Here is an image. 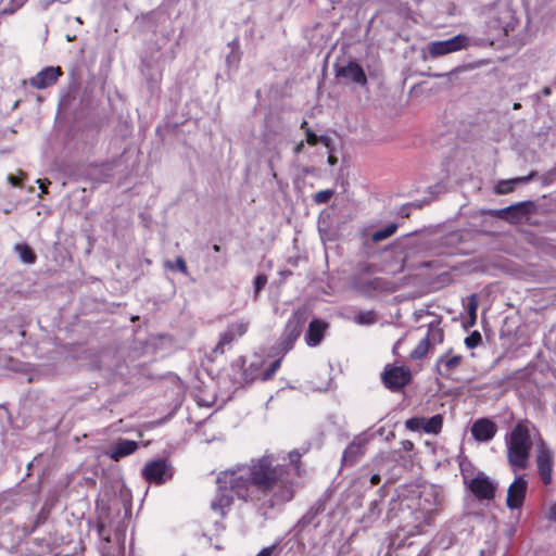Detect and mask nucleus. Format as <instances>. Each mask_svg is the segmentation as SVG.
Returning a JSON list of instances; mask_svg holds the SVG:
<instances>
[{
  "label": "nucleus",
  "instance_id": "9",
  "mask_svg": "<svg viewBox=\"0 0 556 556\" xmlns=\"http://www.w3.org/2000/svg\"><path fill=\"white\" fill-rule=\"evenodd\" d=\"M528 481L523 476H516L507 490L506 506L510 510L520 509L527 494Z\"/></svg>",
  "mask_w": 556,
  "mask_h": 556
},
{
  "label": "nucleus",
  "instance_id": "38",
  "mask_svg": "<svg viewBox=\"0 0 556 556\" xmlns=\"http://www.w3.org/2000/svg\"><path fill=\"white\" fill-rule=\"evenodd\" d=\"M8 181L9 184H11L13 187H21L22 186V180L16 177V176H13V175H9L8 176Z\"/></svg>",
  "mask_w": 556,
  "mask_h": 556
},
{
  "label": "nucleus",
  "instance_id": "8",
  "mask_svg": "<svg viewBox=\"0 0 556 556\" xmlns=\"http://www.w3.org/2000/svg\"><path fill=\"white\" fill-rule=\"evenodd\" d=\"M536 466L542 482L545 485L549 484L552 482L553 452L543 440L538 443Z\"/></svg>",
  "mask_w": 556,
  "mask_h": 556
},
{
  "label": "nucleus",
  "instance_id": "53",
  "mask_svg": "<svg viewBox=\"0 0 556 556\" xmlns=\"http://www.w3.org/2000/svg\"><path fill=\"white\" fill-rule=\"evenodd\" d=\"M429 496H432L433 500H437V496L435 495H432V493H429L428 494Z\"/></svg>",
  "mask_w": 556,
  "mask_h": 556
},
{
  "label": "nucleus",
  "instance_id": "41",
  "mask_svg": "<svg viewBox=\"0 0 556 556\" xmlns=\"http://www.w3.org/2000/svg\"><path fill=\"white\" fill-rule=\"evenodd\" d=\"M380 481H381V478H380V476H379L378 473H375V475H372V476L370 477V483H371V485H377V484H379V483H380Z\"/></svg>",
  "mask_w": 556,
  "mask_h": 556
},
{
  "label": "nucleus",
  "instance_id": "25",
  "mask_svg": "<svg viewBox=\"0 0 556 556\" xmlns=\"http://www.w3.org/2000/svg\"><path fill=\"white\" fill-rule=\"evenodd\" d=\"M237 337L228 329L220 334L219 342L215 348V352L224 353L225 346L231 344Z\"/></svg>",
  "mask_w": 556,
  "mask_h": 556
},
{
  "label": "nucleus",
  "instance_id": "50",
  "mask_svg": "<svg viewBox=\"0 0 556 556\" xmlns=\"http://www.w3.org/2000/svg\"><path fill=\"white\" fill-rule=\"evenodd\" d=\"M544 93H545V94H549V89H548V88H546V89L544 90Z\"/></svg>",
  "mask_w": 556,
  "mask_h": 556
},
{
  "label": "nucleus",
  "instance_id": "31",
  "mask_svg": "<svg viewBox=\"0 0 556 556\" xmlns=\"http://www.w3.org/2000/svg\"><path fill=\"white\" fill-rule=\"evenodd\" d=\"M280 364H281L280 359H276L275 362H273L270 367L263 372L262 380L267 381V380L271 379L274 377V375L276 374V371L279 369Z\"/></svg>",
  "mask_w": 556,
  "mask_h": 556
},
{
  "label": "nucleus",
  "instance_id": "20",
  "mask_svg": "<svg viewBox=\"0 0 556 556\" xmlns=\"http://www.w3.org/2000/svg\"><path fill=\"white\" fill-rule=\"evenodd\" d=\"M443 425V418L441 415H434L431 418L424 417V432L438 434Z\"/></svg>",
  "mask_w": 556,
  "mask_h": 556
},
{
  "label": "nucleus",
  "instance_id": "18",
  "mask_svg": "<svg viewBox=\"0 0 556 556\" xmlns=\"http://www.w3.org/2000/svg\"><path fill=\"white\" fill-rule=\"evenodd\" d=\"M534 176H535V173L532 172L528 176L516 177V178H511V179H507V180H500L495 185L494 190L497 194H507V193L511 192L517 185L527 184L530 180H532Z\"/></svg>",
  "mask_w": 556,
  "mask_h": 556
},
{
  "label": "nucleus",
  "instance_id": "47",
  "mask_svg": "<svg viewBox=\"0 0 556 556\" xmlns=\"http://www.w3.org/2000/svg\"><path fill=\"white\" fill-rule=\"evenodd\" d=\"M301 128H302V129H305V130H306V128H308V127H307V122H306V121H303V122H302V124H301Z\"/></svg>",
  "mask_w": 556,
  "mask_h": 556
},
{
  "label": "nucleus",
  "instance_id": "44",
  "mask_svg": "<svg viewBox=\"0 0 556 556\" xmlns=\"http://www.w3.org/2000/svg\"><path fill=\"white\" fill-rule=\"evenodd\" d=\"M402 444H403V448L406 450V451H409V450L413 448V443L410 441H408V440L403 441Z\"/></svg>",
  "mask_w": 556,
  "mask_h": 556
},
{
  "label": "nucleus",
  "instance_id": "12",
  "mask_svg": "<svg viewBox=\"0 0 556 556\" xmlns=\"http://www.w3.org/2000/svg\"><path fill=\"white\" fill-rule=\"evenodd\" d=\"M61 75V67L49 66L41 70L34 77H31L29 84L36 89H45L54 85Z\"/></svg>",
  "mask_w": 556,
  "mask_h": 556
},
{
  "label": "nucleus",
  "instance_id": "36",
  "mask_svg": "<svg viewBox=\"0 0 556 556\" xmlns=\"http://www.w3.org/2000/svg\"><path fill=\"white\" fill-rule=\"evenodd\" d=\"M276 551H277V546L274 544V545L264 547L262 551L258 552V554L256 556H273Z\"/></svg>",
  "mask_w": 556,
  "mask_h": 556
},
{
  "label": "nucleus",
  "instance_id": "24",
  "mask_svg": "<svg viewBox=\"0 0 556 556\" xmlns=\"http://www.w3.org/2000/svg\"><path fill=\"white\" fill-rule=\"evenodd\" d=\"M354 320L358 325H372V324L376 323L377 317H376L375 312H372V311H365V312H359L355 316Z\"/></svg>",
  "mask_w": 556,
  "mask_h": 556
},
{
  "label": "nucleus",
  "instance_id": "48",
  "mask_svg": "<svg viewBox=\"0 0 556 556\" xmlns=\"http://www.w3.org/2000/svg\"><path fill=\"white\" fill-rule=\"evenodd\" d=\"M213 250H214L215 252H219V251H220V247H219L218 244H214V245H213Z\"/></svg>",
  "mask_w": 556,
  "mask_h": 556
},
{
  "label": "nucleus",
  "instance_id": "30",
  "mask_svg": "<svg viewBox=\"0 0 556 556\" xmlns=\"http://www.w3.org/2000/svg\"><path fill=\"white\" fill-rule=\"evenodd\" d=\"M481 342V334L478 331L471 332L468 337L465 339V344L468 349H473L478 346Z\"/></svg>",
  "mask_w": 556,
  "mask_h": 556
},
{
  "label": "nucleus",
  "instance_id": "46",
  "mask_svg": "<svg viewBox=\"0 0 556 556\" xmlns=\"http://www.w3.org/2000/svg\"><path fill=\"white\" fill-rule=\"evenodd\" d=\"M328 162L333 165L337 162V159L330 155L328 157Z\"/></svg>",
  "mask_w": 556,
  "mask_h": 556
},
{
  "label": "nucleus",
  "instance_id": "42",
  "mask_svg": "<svg viewBox=\"0 0 556 556\" xmlns=\"http://www.w3.org/2000/svg\"><path fill=\"white\" fill-rule=\"evenodd\" d=\"M303 149H304V142H303V141H301V142H299V143L294 147L293 151H294V153H295V154H299V153H301V152L303 151Z\"/></svg>",
  "mask_w": 556,
  "mask_h": 556
},
{
  "label": "nucleus",
  "instance_id": "27",
  "mask_svg": "<svg viewBox=\"0 0 556 556\" xmlns=\"http://www.w3.org/2000/svg\"><path fill=\"white\" fill-rule=\"evenodd\" d=\"M333 194H334L333 190L325 189V190H320V191L316 192L314 194L313 199H314L315 203L324 204V203H327L332 198Z\"/></svg>",
  "mask_w": 556,
  "mask_h": 556
},
{
  "label": "nucleus",
  "instance_id": "13",
  "mask_svg": "<svg viewBox=\"0 0 556 556\" xmlns=\"http://www.w3.org/2000/svg\"><path fill=\"white\" fill-rule=\"evenodd\" d=\"M496 431V425L488 418L477 419L471 426V434L479 442L491 441L495 437Z\"/></svg>",
  "mask_w": 556,
  "mask_h": 556
},
{
  "label": "nucleus",
  "instance_id": "28",
  "mask_svg": "<svg viewBox=\"0 0 556 556\" xmlns=\"http://www.w3.org/2000/svg\"><path fill=\"white\" fill-rule=\"evenodd\" d=\"M166 267L172 269V270H179L180 273L187 275L188 274V269H187V265H186V262L182 257H177L176 261L174 263L172 262H166Z\"/></svg>",
  "mask_w": 556,
  "mask_h": 556
},
{
  "label": "nucleus",
  "instance_id": "1",
  "mask_svg": "<svg viewBox=\"0 0 556 556\" xmlns=\"http://www.w3.org/2000/svg\"><path fill=\"white\" fill-rule=\"evenodd\" d=\"M216 483L218 491L211 509L220 516L226 515L235 496L266 507L285 504L294 496L290 468L277 463L271 454L219 472Z\"/></svg>",
  "mask_w": 556,
  "mask_h": 556
},
{
  "label": "nucleus",
  "instance_id": "6",
  "mask_svg": "<svg viewBox=\"0 0 556 556\" xmlns=\"http://www.w3.org/2000/svg\"><path fill=\"white\" fill-rule=\"evenodd\" d=\"M468 45V38L457 35L446 40L431 41L428 45V52L431 58H438L448 53L457 52Z\"/></svg>",
  "mask_w": 556,
  "mask_h": 556
},
{
  "label": "nucleus",
  "instance_id": "40",
  "mask_svg": "<svg viewBox=\"0 0 556 556\" xmlns=\"http://www.w3.org/2000/svg\"><path fill=\"white\" fill-rule=\"evenodd\" d=\"M37 182L39 184V188L41 189V192H42V193H47V192H48V190H47V184H49V181L38 179V180H37Z\"/></svg>",
  "mask_w": 556,
  "mask_h": 556
},
{
  "label": "nucleus",
  "instance_id": "16",
  "mask_svg": "<svg viewBox=\"0 0 556 556\" xmlns=\"http://www.w3.org/2000/svg\"><path fill=\"white\" fill-rule=\"evenodd\" d=\"M531 202H521L497 211V216L510 223H518L527 216Z\"/></svg>",
  "mask_w": 556,
  "mask_h": 556
},
{
  "label": "nucleus",
  "instance_id": "15",
  "mask_svg": "<svg viewBox=\"0 0 556 556\" xmlns=\"http://www.w3.org/2000/svg\"><path fill=\"white\" fill-rule=\"evenodd\" d=\"M337 76L346 78L359 86H365L367 84V77L364 70L355 62H350L348 65L340 67L337 71Z\"/></svg>",
  "mask_w": 556,
  "mask_h": 556
},
{
  "label": "nucleus",
  "instance_id": "55",
  "mask_svg": "<svg viewBox=\"0 0 556 556\" xmlns=\"http://www.w3.org/2000/svg\"><path fill=\"white\" fill-rule=\"evenodd\" d=\"M330 1H331L332 3H336V2H338L339 0H330Z\"/></svg>",
  "mask_w": 556,
  "mask_h": 556
},
{
  "label": "nucleus",
  "instance_id": "26",
  "mask_svg": "<svg viewBox=\"0 0 556 556\" xmlns=\"http://www.w3.org/2000/svg\"><path fill=\"white\" fill-rule=\"evenodd\" d=\"M249 328V323L244 320H238L235 323H231L228 326V330L231 331L237 338L242 337Z\"/></svg>",
  "mask_w": 556,
  "mask_h": 556
},
{
  "label": "nucleus",
  "instance_id": "19",
  "mask_svg": "<svg viewBox=\"0 0 556 556\" xmlns=\"http://www.w3.org/2000/svg\"><path fill=\"white\" fill-rule=\"evenodd\" d=\"M426 341L431 348L441 344L444 340V332L439 327L438 323H431L428 327V332L425 337Z\"/></svg>",
  "mask_w": 556,
  "mask_h": 556
},
{
  "label": "nucleus",
  "instance_id": "22",
  "mask_svg": "<svg viewBox=\"0 0 556 556\" xmlns=\"http://www.w3.org/2000/svg\"><path fill=\"white\" fill-rule=\"evenodd\" d=\"M396 229H397L396 224H390L387 227H384L383 229L375 231L371 236V239L375 242L382 241V240L391 237L396 231Z\"/></svg>",
  "mask_w": 556,
  "mask_h": 556
},
{
  "label": "nucleus",
  "instance_id": "37",
  "mask_svg": "<svg viewBox=\"0 0 556 556\" xmlns=\"http://www.w3.org/2000/svg\"><path fill=\"white\" fill-rule=\"evenodd\" d=\"M314 518V514H306L304 515L300 520H299V525L304 528L306 526H308L312 520Z\"/></svg>",
  "mask_w": 556,
  "mask_h": 556
},
{
  "label": "nucleus",
  "instance_id": "35",
  "mask_svg": "<svg viewBox=\"0 0 556 556\" xmlns=\"http://www.w3.org/2000/svg\"><path fill=\"white\" fill-rule=\"evenodd\" d=\"M477 307H478V304L476 302V298H475V295H471L470 302L468 304V313L471 316L473 321L476 319Z\"/></svg>",
  "mask_w": 556,
  "mask_h": 556
},
{
  "label": "nucleus",
  "instance_id": "21",
  "mask_svg": "<svg viewBox=\"0 0 556 556\" xmlns=\"http://www.w3.org/2000/svg\"><path fill=\"white\" fill-rule=\"evenodd\" d=\"M14 250L18 254V257L23 263L34 264L36 262V254L27 244H16L14 247Z\"/></svg>",
  "mask_w": 556,
  "mask_h": 556
},
{
  "label": "nucleus",
  "instance_id": "54",
  "mask_svg": "<svg viewBox=\"0 0 556 556\" xmlns=\"http://www.w3.org/2000/svg\"><path fill=\"white\" fill-rule=\"evenodd\" d=\"M429 496H432L433 500H437V496L435 495H432V493H429L428 494Z\"/></svg>",
  "mask_w": 556,
  "mask_h": 556
},
{
  "label": "nucleus",
  "instance_id": "29",
  "mask_svg": "<svg viewBox=\"0 0 556 556\" xmlns=\"http://www.w3.org/2000/svg\"><path fill=\"white\" fill-rule=\"evenodd\" d=\"M405 426L412 431H424V417H413L406 420Z\"/></svg>",
  "mask_w": 556,
  "mask_h": 556
},
{
  "label": "nucleus",
  "instance_id": "51",
  "mask_svg": "<svg viewBox=\"0 0 556 556\" xmlns=\"http://www.w3.org/2000/svg\"><path fill=\"white\" fill-rule=\"evenodd\" d=\"M160 78V74L156 77H153L154 81H157Z\"/></svg>",
  "mask_w": 556,
  "mask_h": 556
},
{
  "label": "nucleus",
  "instance_id": "4",
  "mask_svg": "<svg viewBox=\"0 0 556 556\" xmlns=\"http://www.w3.org/2000/svg\"><path fill=\"white\" fill-rule=\"evenodd\" d=\"M381 379L386 388L391 391H399L409 383L412 374L407 367L387 365Z\"/></svg>",
  "mask_w": 556,
  "mask_h": 556
},
{
  "label": "nucleus",
  "instance_id": "32",
  "mask_svg": "<svg viewBox=\"0 0 556 556\" xmlns=\"http://www.w3.org/2000/svg\"><path fill=\"white\" fill-rule=\"evenodd\" d=\"M267 282V277L264 275H258L254 279V292L255 298L257 296L258 292L265 287Z\"/></svg>",
  "mask_w": 556,
  "mask_h": 556
},
{
  "label": "nucleus",
  "instance_id": "33",
  "mask_svg": "<svg viewBox=\"0 0 556 556\" xmlns=\"http://www.w3.org/2000/svg\"><path fill=\"white\" fill-rule=\"evenodd\" d=\"M288 457H289L290 465L294 466V468H293L294 471H298L299 468H298L296 464L300 462V457H301L300 453L298 451H292L289 453Z\"/></svg>",
  "mask_w": 556,
  "mask_h": 556
},
{
  "label": "nucleus",
  "instance_id": "49",
  "mask_svg": "<svg viewBox=\"0 0 556 556\" xmlns=\"http://www.w3.org/2000/svg\"><path fill=\"white\" fill-rule=\"evenodd\" d=\"M520 108H521V104H520V103H515V104L513 105V109H514V110H519Z\"/></svg>",
  "mask_w": 556,
  "mask_h": 556
},
{
  "label": "nucleus",
  "instance_id": "39",
  "mask_svg": "<svg viewBox=\"0 0 556 556\" xmlns=\"http://www.w3.org/2000/svg\"><path fill=\"white\" fill-rule=\"evenodd\" d=\"M422 510H425L427 513V517H426V522L428 525H430V521L432 519V516L434 515V513L437 511L435 508H427L425 506H422Z\"/></svg>",
  "mask_w": 556,
  "mask_h": 556
},
{
  "label": "nucleus",
  "instance_id": "17",
  "mask_svg": "<svg viewBox=\"0 0 556 556\" xmlns=\"http://www.w3.org/2000/svg\"><path fill=\"white\" fill-rule=\"evenodd\" d=\"M328 327V324L320 319H313L309 323L307 333L305 336V341L308 346L318 345L323 338L324 333Z\"/></svg>",
  "mask_w": 556,
  "mask_h": 556
},
{
  "label": "nucleus",
  "instance_id": "10",
  "mask_svg": "<svg viewBox=\"0 0 556 556\" xmlns=\"http://www.w3.org/2000/svg\"><path fill=\"white\" fill-rule=\"evenodd\" d=\"M368 442L369 437L366 433L356 435L343 452L342 465L353 466L356 464L364 456Z\"/></svg>",
  "mask_w": 556,
  "mask_h": 556
},
{
  "label": "nucleus",
  "instance_id": "11",
  "mask_svg": "<svg viewBox=\"0 0 556 556\" xmlns=\"http://www.w3.org/2000/svg\"><path fill=\"white\" fill-rule=\"evenodd\" d=\"M463 356L454 354L452 349L440 355L435 362V371L443 378H451L452 374L462 364Z\"/></svg>",
  "mask_w": 556,
  "mask_h": 556
},
{
  "label": "nucleus",
  "instance_id": "3",
  "mask_svg": "<svg viewBox=\"0 0 556 556\" xmlns=\"http://www.w3.org/2000/svg\"><path fill=\"white\" fill-rule=\"evenodd\" d=\"M306 320L307 314L304 309H298L291 315L279 340V348L281 351L287 353L293 348L294 342L300 337Z\"/></svg>",
  "mask_w": 556,
  "mask_h": 556
},
{
  "label": "nucleus",
  "instance_id": "14",
  "mask_svg": "<svg viewBox=\"0 0 556 556\" xmlns=\"http://www.w3.org/2000/svg\"><path fill=\"white\" fill-rule=\"evenodd\" d=\"M138 448V443L132 440L119 439L117 440L112 447L106 452V455L115 462H118L121 458L129 456L134 454Z\"/></svg>",
  "mask_w": 556,
  "mask_h": 556
},
{
  "label": "nucleus",
  "instance_id": "2",
  "mask_svg": "<svg viewBox=\"0 0 556 556\" xmlns=\"http://www.w3.org/2000/svg\"><path fill=\"white\" fill-rule=\"evenodd\" d=\"M507 458L514 472L528 466L532 440L526 422H518L506 440Z\"/></svg>",
  "mask_w": 556,
  "mask_h": 556
},
{
  "label": "nucleus",
  "instance_id": "43",
  "mask_svg": "<svg viewBox=\"0 0 556 556\" xmlns=\"http://www.w3.org/2000/svg\"><path fill=\"white\" fill-rule=\"evenodd\" d=\"M238 61H239V56L237 54H235L233 51L227 56L228 63L238 62Z\"/></svg>",
  "mask_w": 556,
  "mask_h": 556
},
{
  "label": "nucleus",
  "instance_id": "23",
  "mask_svg": "<svg viewBox=\"0 0 556 556\" xmlns=\"http://www.w3.org/2000/svg\"><path fill=\"white\" fill-rule=\"evenodd\" d=\"M431 349L426 339H421L417 346L410 352L409 356L412 359H421Z\"/></svg>",
  "mask_w": 556,
  "mask_h": 556
},
{
  "label": "nucleus",
  "instance_id": "7",
  "mask_svg": "<svg viewBox=\"0 0 556 556\" xmlns=\"http://www.w3.org/2000/svg\"><path fill=\"white\" fill-rule=\"evenodd\" d=\"M468 488L478 500L491 501L495 496L497 483L485 473L479 472L468 482Z\"/></svg>",
  "mask_w": 556,
  "mask_h": 556
},
{
  "label": "nucleus",
  "instance_id": "52",
  "mask_svg": "<svg viewBox=\"0 0 556 556\" xmlns=\"http://www.w3.org/2000/svg\"><path fill=\"white\" fill-rule=\"evenodd\" d=\"M429 496H432L433 500H437V496L435 495H432V493H429L428 494Z\"/></svg>",
  "mask_w": 556,
  "mask_h": 556
},
{
  "label": "nucleus",
  "instance_id": "5",
  "mask_svg": "<svg viewBox=\"0 0 556 556\" xmlns=\"http://www.w3.org/2000/svg\"><path fill=\"white\" fill-rule=\"evenodd\" d=\"M142 476L149 483L163 484L172 478V467L164 459L148 462L142 468Z\"/></svg>",
  "mask_w": 556,
  "mask_h": 556
},
{
  "label": "nucleus",
  "instance_id": "45",
  "mask_svg": "<svg viewBox=\"0 0 556 556\" xmlns=\"http://www.w3.org/2000/svg\"><path fill=\"white\" fill-rule=\"evenodd\" d=\"M17 8L22 7L27 0H13Z\"/></svg>",
  "mask_w": 556,
  "mask_h": 556
},
{
  "label": "nucleus",
  "instance_id": "34",
  "mask_svg": "<svg viewBox=\"0 0 556 556\" xmlns=\"http://www.w3.org/2000/svg\"><path fill=\"white\" fill-rule=\"evenodd\" d=\"M305 135H306V142L308 144H311V146L317 144L318 137L311 128H306Z\"/></svg>",
  "mask_w": 556,
  "mask_h": 556
}]
</instances>
